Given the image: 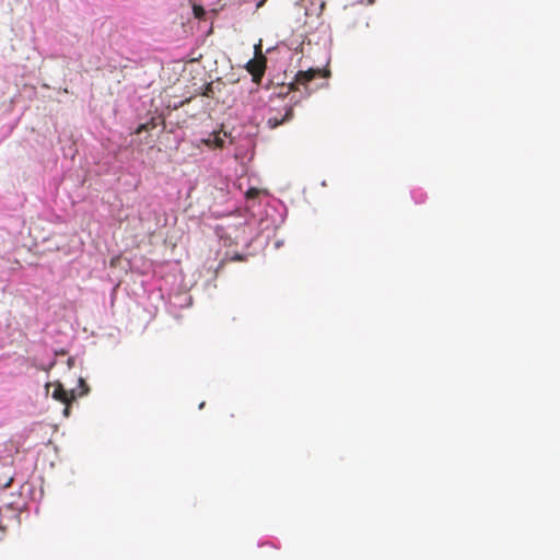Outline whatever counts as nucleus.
Wrapping results in <instances>:
<instances>
[{
	"mask_svg": "<svg viewBox=\"0 0 560 560\" xmlns=\"http://www.w3.org/2000/svg\"><path fill=\"white\" fill-rule=\"evenodd\" d=\"M206 144H214L213 148H222L223 145V142H219V141H215V142H205Z\"/></svg>",
	"mask_w": 560,
	"mask_h": 560,
	"instance_id": "obj_8",
	"label": "nucleus"
},
{
	"mask_svg": "<svg viewBox=\"0 0 560 560\" xmlns=\"http://www.w3.org/2000/svg\"><path fill=\"white\" fill-rule=\"evenodd\" d=\"M266 57L261 54L260 45L256 46V57L247 62L246 69L252 74L253 81L259 83L266 70Z\"/></svg>",
	"mask_w": 560,
	"mask_h": 560,
	"instance_id": "obj_2",
	"label": "nucleus"
},
{
	"mask_svg": "<svg viewBox=\"0 0 560 560\" xmlns=\"http://www.w3.org/2000/svg\"><path fill=\"white\" fill-rule=\"evenodd\" d=\"M46 395L51 396L54 399L65 404L63 413L69 415V407L71 401L75 400L77 397L86 395L90 390L86 382L83 378H79V389L73 388L66 390L60 383H48L45 386Z\"/></svg>",
	"mask_w": 560,
	"mask_h": 560,
	"instance_id": "obj_1",
	"label": "nucleus"
},
{
	"mask_svg": "<svg viewBox=\"0 0 560 560\" xmlns=\"http://www.w3.org/2000/svg\"><path fill=\"white\" fill-rule=\"evenodd\" d=\"M265 191L259 189V188H255V187H252L249 188L247 191H246V198L247 199H255L257 197H259L261 194H264Z\"/></svg>",
	"mask_w": 560,
	"mask_h": 560,
	"instance_id": "obj_6",
	"label": "nucleus"
},
{
	"mask_svg": "<svg viewBox=\"0 0 560 560\" xmlns=\"http://www.w3.org/2000/svg\"><path fill=\"white\" fill-rule=\"evenodd\" d=\"M374 2V0H369V3L372 4Z\"/></svg>",
	"mask_w": 560,
	"mask_h": 560,
	"instance_id": "obj_9",
	"label": "nucleus"
},
{
	"mask_svg": "<svg viewBox=\"0 0 560 560\" xmlns=\"http://www.w3.org/2000/svg\"><path fill=\"white\" fill-rule=\"evenodd\" d=\"M329 75L328 70L308 69L307 71H299L295 75V84L306 86L315 78H326Z\"/></svg>",
	"mask_w": 560,
	"mask_h": 560,
	"instance_id": "obj_3",
	"label": "nucleus"
},
{
	"mask_svg": "<svg viewBox=\"0 0 560 560\" xmlns=\"http://www.w3.org/2000/svg\"><path fill=\"white\" fill-rule=\"evenodd\" d=\"M202 95L207 96V97H211L212 96V84L211 83H208L205 88V91L202 92Z\"/></svg>",
	"mask_w": 560,
	"mask_h": 560,
	"instance_id": "obj_7",
	"label": "nucleus"
},
{
	"mask_svg": "<svg viewBox=\"0 0 560 560\" xmlns=\"http://www.w3.org/2000/svg\"><path fill=\"white\" fill-rule=\"evenodd\" d=\"M160 122H161L160 118H152V120L150 122L140 125L137 128L136 132L138 135H141L142 131H148L150 128L155 129Z\"/></svg>",
	"mask_w": 560,
	"mask_h": 560,
	"instance_id": "obj_5",
	"label": "nucleus"
},
{
	"mask_svg": "<svg viewBox=\"0 0 560 560\" xmlns=\"http://www.w3.org/2000/svg\"><path fill=\"white\" fill-rule=\"evenodd\" d=\"M292 114H293L292 108H288V109L285 110V114H284V116H283L282 118H278V117H270V118L268 119V125L270 126V128H276V127H278L279 125H281L283 121H285V120L290 119V118H291V116H292Z\"/></svg>",
	"mask_w": 560,
	"mask_h": 560,
	"instance_id": "obj_4",
	"label": "nucleus"
}]
</instances>
